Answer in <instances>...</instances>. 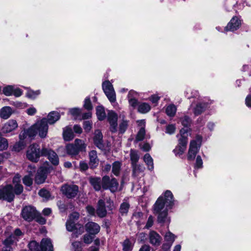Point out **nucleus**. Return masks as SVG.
Listing matches in <instances>:
<instances>
[{"label": "nucleus", "mask_w": 251, "mask_h": 251, "mask_svg": "<svg viewBox=\"0 0 251 251\" xmlns=\"http://www.w3.org/2000/svg\"><path fill=\"white\" fill-rule=\"evenodd\" d=\"M174 204L172 193L167 190L164 196H161L157 200L153 206V213L157 214V221L160 223H169L168 217V207L171 208Z\"/></svg>", "instance_id": "1"}, {"label": "nucleus", "mask_w": 251, "mask_h": 251, "mask_svg": "<svg viewBox=\"0 0 251 251\" xmlns=\"http://www.w3.org/2000/svg\"><path fill=\"white\" fill-rule=\"evenodd\" d=\"M201 141L202 137L197 135L195 139L190 142L187 155L188 160H193L195 159L201 146Z\"/></svg>", "instance_id": "2"}, {"label": "nucleus", "mask_w": 251, "mask_h": 251, "mask_svg": "<svg viewBox=\"0 0 251 251\" xmlns=\"http://www.w3.org/2000/svg\"><path fill=\"white\" fill-rule=\"evenodd\" d=\"M41 156H43L42 149L40 150L38 144H34L29 147L26 152V156L29 160L37 162Z\"/></svg>", "instance_id": "3"}, {"label": "nucleus", "mask_w": 251, "mask_h": 251, "mask_svg": "<svg viewBox=\"0 0 251 251\" xmlns=\"http://www.w3.org/2000/svg\"><path fill=\"white\" fill-rule=\"evenodd\" d=\"M14 197L13 188L11 185H8L0 189V200L11 202L13 201Z\"/></svg>", "instance_id": "4"}, {"label": "nucleus", "mask_w": 251, "mask_h": 251, "mask_svg": "<svg viewBox=\"0 0 251 251\" xmlns=\"http://www.w3.org/2000/svg\"><path fill=\"white\" fill-rule=\"evenodd\" d=\"M103 90L111 102H114L116 101V93L112 83L109 81H105L103 82Z\"/></svg>", "instance_id": "5"}, {"label": "nucleus", "mask_w": 251, "mask_h": 251, "mask_svg": "<svg viewBox=\"0 0 251 251\" xmlns=\"http://www.w3.org/2000/svg\"><path fill=\"white\" fill-rule=\"evenodd\" d=\"M102 186L104 189H109L111 192H115L118 190L119 184L115 178L110 179L108 176H104L102 179Z\"/></svg>", "instance_id": "6"}, {"label": "nucleus", "mask_w": 251, "mask_h": 251, "mask_svg": "<svg viewBox=\"0 0 251 251\" xmlns=\"http://www.w3.org/2000/svg\"><path fill=\"white\" fill-rule=\"evenodd\" d=\"M35 127L37 133L41 138L46 137L48 131V125L46 118H43L35 124Z\"/></svg>", "instance_id": "7"}, {"label": "nucleus", "mask_w": 251, "mask_h": 251, "mask_svg": "<svg viewBox=\"0 0 251 251\" xmlns=\"http://www.w3.org/2000/svg\"><path fill=\"white\" fill-rule=\"evenodd\" d=\"M62 193L68 198L75 197L78 192V187L75 185L65 184L62 186L61 189Z\"/></svg>", "instance_id": "8"}, {"label": "nucleus", "mask_w": 251, "mask_h": 251, "mask_svg": "<svg viewBox=\"0 0 251 251\" xmlns=\"http://www.w3.org/2000/svg\"><path fill=\"white\" fill-rule=\"evenodd\" d=\"M242 20L240 17L234 16L232 18L227 25L224 28V32L234 31L240 28L241 25Z\"/></svg>", "instance_id": "9"}, {"label": "nucleus", "mask_w": 251, "mask_h": 251, "mask_svg": "<svg viewBox=\"0 0 251 251\" xmlns=\"http://www.w3.org/2000/svg\"><path fill=\"white\" fill-rule=\"evenodd\" d=\"M42 155L47 156L53 165H57L59 164L58 156L56 153L53 150L46 148H43Z\"/></svg>", "instance_id": "10"}, {"label": "nucleus", "mask_w": 251, "mask_h": 251, "mask_svg": "<svg viewBox=\"0 0 251 251\" xmlns=\"http://www.w3.org/2000/svg\"><path fill=\"white\" fill-rule=\"evenodd\" d=\"M36 215L35 209L31 206H26L23 208L22 211V217L26 221H32Z\"/></svg>", "instance_id": "11"}, {"label": "nucleus", "mask_w": 251, "mask_h": 251, "mask_svg": "<svg viewBox=\"0 0 251 251\" xmlns=\"http://www.w3.org/2000/svg\"><path fill=\"white\" fill-rule=\"evenodd\" d=\"M107 120L110 124V130L115 133L117 131L118 115L113 111H109L107 114Z\"/></svg>", "instance_id": "12"}, {"label": "nucleus", "mask_w": 251, "mask_h": 251, "mask_svg": "<svg viewBox=\"0 0 251 251\" xmlns=\"http://www.w3.org/2000/svg\"><path fill=\"white\" fill-rule=\"evenodd\" d=\"M48 173V169L46 167H40L37 172L35 176V181L37 184L43 183Z\"/></svg>", "instance_id": "13"}, {"label": "nucleus", "mask_w": 251, "mask_h": 251, "mask_svg": "<svg viewBox=\"0 0 251 251\" xmlns=\"http://www.w3.org/2000/svg\"><path fill=\"white\" fill-rule=\"evenodd\" d=\"M37 133L35 125H34L28 129L22 131L19 135V139L21 140L25 139L27 137L31 138L34 137Z\"/></svg>", "instance_id": "14"}, {"label": "nucleus", "mask_w": 251, "mask_h": 251, "mask_svg": "<svg viewBox=\"0 0 251 251\" xmlns=\"http://www.w3.org/2000/svg\"><path fill=\"white\" fill-rule=\"evenodd\" d=\"M18 126V125L17 121L15 120L11 119L4 124L2 128V131L4 133H10L15 130Z\"/></svg>", "instance_id": "15"}, {"label": "nucleus", "mask_w": 251, "mask_h": 251, "mask_svg": "<svg viewBox=\"0 0 251 251\" xmlns=\"http://www.w3.org/2000/svg\"><path fill=\"white\" fill-rule=\"evenodd\" d=\"M94 142L95 145L100 149L103 150L104 146L103 144V136L101 131L96 130L94 133Z\"/></svg>", "instance_id": "16"}, {"label": "nucleus", "mask_w": 251, "mask_h": 251, "mask_svg": "<svg viewBox=\"0 0 251 251\" xmlns=\"http://www.w3.org/2000/svg\"><path fill=\"white\" fill-rule=\"evenodd\" d=\"M150 243L154 246H158L160 245L162 238L156 232L151 231L149 233Z\"/></svg>", "instance_id": "17"}, {"label": "nucleus", "mask_w": 251, "mask_h": 251, "mask_svg": "<svg viewBox=\"0 0 251 251\" xmlns=\"http://www.w3.org/2000/svg\"><path fill=\"white\" fill-rule=\"evenodd\" d=\"M178 138V144L180 146H183L186 148L188 142V132L187 129L182 128L180 130L179 135H177Z\"/></svg>", "instance_id": "18"}, {"label": "nucleus", "mask_w": 251, "mask_h": 251, "mask_svg": "<svg viewBox=\"0 0 251 251\" xmlns=\"http://www.w3.org/2000/svg\"><path fill=\"white\" fill-rule=\"evenodd\" d=\"M13 113L14 110L10 106H4L0 109V118L3 120H7Z\"/></svg>", "instance_id": "19"}, {"label": "nucleus", "mask_w": 251, "mask_h": 251, "mask_svg": "<svg viewBox=\"0 0 251 251\" xmlns=\"http://www.w3.org/2000/svg\"><path fill=\"white\" fill-rule=\"evenodd\" d=\"M96 213L98 216L101 218L104 217L107 214L105 203L102 200H100L98 201Z\"/></svg>", "instance_id": "20"}, {"label": "nucleus", "mask_w": 251, "mask_h": 251, "mask_svg": "<svg viewBox=\"0 0 251 251\" xmlns=\"http://www.w3.org/2000/svg\"><path fill=\"white\" fill-rule=\"evenodd\" d=\"M40 251H53V246L50 239L46 238L42 240Z\"/></svg>", "instance_id": "21"}, {"label": "nucleus", "mask_w": 251, "mask_h": 251, "mask_svg": "<svg viewBox=\"0 0 251 251\" xmlns=\"http://www.w3.org/2000/svg\"><path fill=\"white\" fill-rule=\"evenodd\" d=\"M86 230L91 234H97L100 230L99 225L94 222H89L86 225Z\"/></svg>", "instance_id": "22"}, {"label": "nucleus", "mask_w": 251, "mask_h": 251, "mask_svg": "<svg viewBox=\"0 0 251 251\" xmlns=\"http://www.w3.org/2000/svg\"><path fill=\"white\" fill-rule=\"evenodd\" d=\"M60 117V114L58 112L52 111L48 114L47 118L46 119L47 120V123L52 125L59 120Z\"/></svg>", "instance_id": "23"}, {"label": "nucleus", "mask_w": 251, "mask_h": 251, "mask_svg": "<svg viewBox=\"0 0 251 251\" xmlns=\"http://www.w3.org/2000/svg\"><path fill=\"white\" fill-rule=\"evenodd\" d=\"M90 163L89 164L92 168L96 167L99 164V159L97 156V153L96 151L93 150L89 153Z\"/></svg>", "instance_id": "24"}, {"label": "nucleus", "mask_w": 251, "mask_h": 251, "mask_svg": "<svg viewBox=\"0 0 251 251\" xmlns=\"http://www.w3.org/2000/svg\"><path fill=\"white\" fill-rule=\"evenodd\" d=\"M63 136L64 140L69 141L74 138V134L72 131V128L67 126L63 129Z\"/></svg>", "instance_id": "25"}, {"label": "nucleus", "mask_w": 251, "mask_h": 251, "mask_svg": "<svg viewBox=\"0 0 251 251\" xmlns=\"http://www.w3.org/2000/svg\"><path fill=\"white\" fill-rule=\"evenodd\" d=\"M13 238H14V237L10 236L4 241V247L2 251H13L11 248V245H13L15 241V240L12 239Z\"/></svg>", "instance_id": "26"}, {"label": "nucleus", "mask_w": 251, "mask_h": 251, "mask_svg": "<svg viewBox=\"0 0 251 251\" xmlns=\"http://www.w3.org/2000/svg\"><path fill=\"white\" fill-rule=\"evenodd\" d=\"M129 121L125 119V116H122V120L120 121L119 126V132L121 134L125 132L128 126Z\"/></svg>", "instance_id": "27"}, {"label": "nucleus", "mask_w": 251, "mask_h": 251, "mask_svg": "<svg viewBox=\"0 0 251 251\" xmlns=\"http://www.w3.org/2000/svg\"><path fill=\"white\" fill-rule=\"evenodd\" d=\"M74 144L76 146L79 152L80 151H85L86 144L84 141L79 139H76L74 142Z\"/></svg>", "instance_id": "28"}, {"label": "nucleus", "mask_w": 251, "mask_h": 251, "mask_svg": "<svg viewBox=\"0 0 251 251\" xmlns=\"http://www.w3.org/2000/svg\"><path fill=\"white\" fill-rule=\"evenodd\" d=\"M66 150L68 154L75 155L78 154L79 151L74 144H69L66 146Z\"/></svg>", "instance_id": "29"}, {"label": "nucleus", "mask_w": 251, "mask_h": 251, "mask_svg": "<svg viewBox=\"0 0 251 251\" xmlns=\"http://www.w3.org/2000/svg\"><path fill=\"white\" fill-rule=\"evenodd\" d=\"M151 107L150 105L146 102H142L139 104L138 111L141 113H146L149 112Z\"/></svg>", "instance_id": "30"}, {"label": "nucleus", "mask_w": 251, "mask_h": 251, "mask_svg": "<svg viewBox=\"0 0 251 251\" xmlns=\"http://www.w3.org/2000/svg\"><path fill=\"white\" fill-rule=\"evenodd\" d=\"M90 182L96 191H99L101 188V179L100 177H93L90 179Z\"/></svg>", "instance_id": "31"}, {"label": "nucleus", "mask_w": 251, "mask_h": 251, "mask_svg": "<svg viewBox=\"0 0 251 251\" xmlns=\"http://www.w3.org/2000/svg\"><path fill=\"white\" fill-rule=\"evenodd\" d=\"M207 106L205 103H200L198 104L194 109V113L196 115H199L203 112Z\"/></svg>", "instance_id": "32"}, {"label": "nucleus", "mask_w": 251, "mask_h": 251, "mask_svg": "<svg viewBox=\"0 0 251 251\" xmlns=\"http://www.w3.org/2000/svg\"><path fill=\"white\" fill-rule=\"evenodd\" d=\"M144 160L146 164H147V165L148 166V169L152 171L154 168L153 159L149 153H146L144 155Z\"/></svg>", "instance_id": "33"}, {"label": "nucleus", "mask_w": 251, "mask_h": 251, "mask_svg": "<svg viewBox=\"0 0 251 251\" xmlns=\"http://www.w3.org/2000/svg\"><path fill=\"white\" fill-rule=\"evenodd\" d=\"M132 169H133V175L134 176H138L141 173L144 172L145 168L140 165H138L137 163L132 164Z\"/></svg>", "instance_id": "34"}, {"label": "nucleus", "mask_w": 251, "mask_h": 251, "mask_svg": "<svg viewBox=\"0 0 251 251\" xmlns=\"http://www.w3.org/2000/svg\"><path fill=\"white\" fill-rule=\"evenodd\" d=\"M122 163L119 161H115L112 164V173L116 176L120 174Z\"/></svg>", "instance_id": "35"}, {"label": "nucleus", "mask_w": 251, "mask_h": 251, "mask_svg": "<svg viewBox=\"0 0 251 251\" xmlns=\"http://www.w3.org/2000/svg\"><path fill=\"white\" fill-rule=\"evenodd\" d=\"M176 112V107L174 104H170L166 107V114L170 117H174L175 115Z\"/></svg>", "instance_id": "36"}, {"label": "nucleus", "mask_w": 251, "mask_h": 251, "mask_svg": "<svg viewBox=\"0 0 251 251\" xmlns=\"http://www.w3.org/2000/svg\"><path fill=\"white\" fill-rule=\"evenodd\" d=\"M96 114L99 120H103L106 116L104 108L102 106H98L96 108Z\"/></svg>", "instance_id": "37"}, {"label": "nucleus", "mask_w": 251, "mask_h": 251, "mask_svg": "<svg viewBox=\"0 0 251 251\" xmlns=\"http://www.w3.org/2000/svg\"><path fill=\"white\" fill-rule=\"evenodd\" d=\"M25 139H20V141L16 143L13 146V150L17 152L20 151L24 149L25 146V143L24 141Z\"/></svg>", "instance_id": "38"}, {"label": "nucleus", "mask_w": 251, "mask_h": 251, "mask_svg": "<svg viewBox=\"0 0 251 251\" xmlns=\"http://www.w3.org/2000/svg\"><path fill=\"white\" fill-rule=\"evenodd\" d=\"M130 157L132 165L136 164L139 159L137 151L133 150H130Z\"/></svg>", "instance_id": "39"}, {"label": "nucleus", "mask_w": 251, "mask_h": 251, "mask_svg": "<svg viewBox=\"0 0 251 251\" xmlns=\"http://www.w3.org/2000/svg\"><path fill=\"white\" fill-rule=\"evenodd\" d=\"M129 204L127 201H124L120 206V213L123 215L124 214H126L128 211V209L129 208Z\"/></svg>", "instance_id": "40"}, {"label": "nucleus", "mask_w": 251, "mask_h": 251, "mask_svg": "<svg viewBox=\"0 0 251 251\" xmlns=\"http://www.w3.org/2000/svg\"><path fill=\"white\" fill-rule=\"evenodd\" d=\"M123 247L124 251H131L132 250L133 245L128 239H126L123 243Z\"/></svg>", "instance_id": "41"}, {"label": "nucleus", "mask_w": 251, "mask_h": 251, "mask_svg": "<svg viewBox=\"0 0 251 251\" xmlns=\"http://www.w3.org/2000/svg\"><path fill=\"white\" fill-rule=\"evenodd\" d=\"M28 248L31 251H40V245L35 241H32L28 244Z\"/></svg>", "instance_id": "42"}, {"label": "nucleus", "mask_w": 251, "mask_h": 251, "mask_svg": "<svg viewBox=\"0 0 251 251\" xmlns=\"http://www.w3.org/2000/svg\"><path fill=\"white\" fill-rule=\"evenodd\" d=\"M186 148L183 146L177 145L176 148L173 150L174 152L176 155H182L186 150Z\"/></svg>", "instance_id": "43"}, {"label": "nucleus", "mask_w": 251, "mask_h": 251, "mask_svg": "<svg viewBox=\"0 0 251 251\" xmlns=\"http://www.w3.org/2000/svg\"><path fill=\"white\" fill-rule=\"evenodd\" d=\"M145 129L144 127H141L139 131L138 132L136 137V141H140L144 139L145 135Z\"/></svg>", "instance_id": "44"}, {"label": "nucleus", "mask_w": 251, "mask_h": 251, "mask_svg": "<svg viewBox=\"0 0 251 251\" xmlns=\"http://www.w3.org/2000/svg\"><path fill=\"white\" fill-rule=\"evenodd\" d=\"M14 86L8 85L3 89V93L6 96L12 95L13 93Z\"/></svg>", "instance_id": "45"}, {"label": "nucleus", "mask_w": 251, "mask_h": 251, "mask_svg": "<svg viewBox=\"0 0 251 251\" xmlns=\"http://www.w3.org/2000/svg\"><path fill=\"white\" fill-rule=\"evenodd\" d=\"M76 225L74 221L68 220L66 222V228L69 231H73L76 228Z\"/></svg>", "instance_id": "46"}, {"label": "nucleus", "mask_w": 251, "mask_h": 251, "mask_svg": "<svg viewBox=\"0 0 251 251\" xmlns=\"http://www.w3.org/2000/svg\"><path fill=\"white\" fill-rule=\"evenodd\" d=\"M8 146V144L7 139L2 137L0 138V151L6 150Z\"/></svg>", "instance_id": "47"}, {"label": "nucleus", "mask_w": 251, "mask_h": 251, "mask_svg": "<svg viewBox=\"0 0 251 251\" xmlns=\"http://www.w3.org/2000/svg\"><path fill=\"white\" fill-rule=\"evenodd\" d=\"M40 94V90L33 91L32 90H29L26 93V96L31 99H35Z\"/></svg>", "instance_id": "48"}, {"label": "nucleus", "mask_w": 251, "mask_h": 251, "mask_svg": "<svg viewBox=\"0 0 251 251\" xmlns=\"http://www.w3.org/2000/svg\"><path fill=\"white\" fill-rule=\"evenodd\" d=\"M164 238L166 241L172 244L175 240L176 236L172 233L169 231L166 233Z\"/></svg>", "instance_id": "49"}, {"label": "nucleus", "mask_w": 251, "mask_h": 251, "mask_svg": "<svg viewBox=\"0 0 251 251\" xmlns=\"http://www.w3.org/2000/svg\"><path fill=\"white\" fill-rule=\"evenodd\" d=\"M32 175H27L25 176V177L23 179V181L24 184L28 186H30L32 184V179L31 178Z\"/></svg>", "instance_id": "50"}, {"label": "nucleus", "mask_w": 251, "mask_h": 251, "mask_svg": "<svg viewBox=\"0 0 251 251\" xmlns=\"http://www.w3.org/2000/svg\"><path fill=\"white\" fill-rule=\"evenodd\" d=\"M92 123L89 121H84L83 122V128L87 132H89L92 129Z\"/></svg>", "instance_id": "51"}, {"label": "nucleus", "mask_w": 251, "mask_h": 251, "mask_svg": "<svg viewBox=\"0 0 251 251\" xmlns=\"http://www.w3.org/2000/svg\"><path fill=\"white\" fill-rule=\"evenodd\" d=\"M176 130V126L174 125L171 124L169 125L166 126V133L172 134L175 133Z\"/></svg>", "instance_id": "52"}, {"label": "nucleus", "mask_w": 251, "mask_h": 251, "mask_svg": "<svg viewBox=\"0 0 251 251\" xmlns=\"http://www.w3.org/2000/svg\"><path fill=\"white\" fill-rule=\"evenodd\" d=\"M81 110L78 108H73L69 109V113L73 116H77L81 113Z\"/></svg>", "instance_id": "53"}, {"label": "nucleus", "mask_w": 251, "mask_h": 251, "mask_svg": "<svg viewBox=\"0 0 251 251\" xmlns=\"http://www.w3.org/2000/svg\"><path fill=\"white\" fill-rule=\"evenodd\" d=\"M84 107L87 110H91L93 108L90 99L86 98L84 100Z\"/></svg>", "instance_id": "54"}, {"label": "nucleus", "mask_w": 251, "mask_h": 251, "mask_svg": "<svg viewBox=\"0 0 251 251\" xmlns=\"http://www.w3.org/2000/svg\"><path fill=\"white\" fill-rule=\"evenodd\" d=\"M23 191V187L20 184H17L15 185L14 194L19 195Z\"/></svg>", "instance_id": "55"}, {"label": "nucleus", "mask_w": 251, "mask_h": 251, "mask_svg": "<svg viewBox=\"0 0 251 251\" xmlns=\"http://www.w3.org/2000/svg\"><path fill=\"white\" fill-rule=\"evenodd\" d=\"M23 235L22 232L18 228L15 229L14 231V234L13 235H11V236H13L14 237V238H13V240H15V243H16L18 240V237H19L20 236H22Z\"/></svg>", "instance_id": "56"}, {"label": "nucleus", "mask_w": 251, "mask_h": 251, "mask_svg": "<svg viewBox=\"0 0 251 251\" xmlns=\"http://www.w3.org/2000/svg\"><path fill=\"white\" fill-rule=\"evenodd\" d=\"M180 121L182 125L184 126H188L190 123V118L186 116H185L183 118H182L180 120Z\"/></svg>", "instance_id": "57"}, {"label": "nucleus", "mask_w": 251, "mask_h": 251, "mask_svg": "<svg viewBox=\"0 0 251 251\" xmlns=\"http://www.w3.org/2000/svg\"><path fill=\"white\" fill-rule=\"evenodd\" d=\"M203 162L200 156H198L196 158L195 166L197 168H201L202 167Z\"/></svg>", "instance_id": "58"}, {"label": "nucleus", "mask_w": 251, "mask_h": 251, "mask_svg": "<svg viewBox=\"0 0 251 251\" xmlns=\"http://www.w3.org/2000/svg\"><path fill=\"white\" fill-rule=\"evenodd\" d=\"M23 94V91L19 88L15 87L14 86V89H13V94L14 96L16 97H19L21 96Z\"/></svg>", "instance_id": "59"}, {"label": "nucleus", "mask_w": 251, "mask_h": 251, "mask_svg": "<svg viewBox=\"0 0 251 251\" xmlns=\"http://www.w3.org/2000/svg\"><path fill=\"white\" fill-rule=\"evenodd\" d=\"M39 195L43 198H48L50 196V193L47 190L42 189L39 192Z\"/></svg>", "instance_id": "60"}, {"label": "nucleus", "mask_w": 251, "mask_h": 251, "mask_svg": "<svg viewBox=\"0 0 251 251\" xmlns=\"http://www.w3.org/2000/svg\"><path fill=\"white\" fill-rule=\"evenodd\" d=\"M79 217V214L77 212H74L69 217V220L74 221L75 222Z\"/></svg>", "instance_id": "61"}, {"label": "nucleus", "mask_w": 251, "mask_h": 251, "mask_svg": "<svg viewBox=\"0 0 251 251\" xmlns=\"http://www.w3.org/2000/svg\"><path fill=\"white\" fill-rule=\"evenodd\" d=\"M83 240L85 243L90 244L92 242L93 237L90 235L86 234L84 236Z\"/></svg>", "instance_id": "62"}, {"label": "nucleus", "mask_w": 251, "mask_h": 251, "mask_svg": "<svg viewBox=\"0 0 251 251\" xmlns=\"http://www.w3.org/2000/svg\"><path fill=\"white\" fill-rule=\"evenodd\" d=\"M138 94L136 92L130 90L128 94V100L129 99H136V98L137 97Z\"/></svg>", "instance_id": "63"}, {"label": "nucleus", "mask_w": 251, "mask_h": 251, "mask_svg": "<svg viewBox=\"0 0 251 251\" xmlns=\"http://www.w3.org/2000/svg\"><path fill=\"white\" fill-rule=\"evenodd\" d=\"M87 212L91 215H94L96 212L95 209L92 206L88 205L86 207Z\"/></svg>", "instance_id": "64"}]
</instances>
